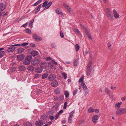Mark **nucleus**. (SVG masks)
Returning a JSON list of instances; mask_svg holds the SVG:
<instances>
[{
	"label": "nucleus",
	"instance_id": "a18cd8bd",
	"mask_svg": "<svg viewBox=\"0 0 126 126\" xmlns=\"http://www.w3.org/2000/svg\"><path fill=\"white\" fill-rule=\"evenodd\" d=\"M51 47L54 48H56V45L54 43L52 44L51 45Z\"/></svg>",
	"mask_w": 126,
	"mask_h": 126
},
{
	"label": "nucleus",
	"instance_id": "c756f323",
	"mask_svg": "<svg viewBox=\"0 0 126 126\" xmlns=\"http://www.w3.org/2000/svg\"><path fill=\"white\" fill-rule=\"evenodd\" d=\"M74 113V111H72V112L70 113L69 115V117L72 118L73 116V115Z\"/></svg>",
	"mask_w": 126,
	"mask_h": 126
},
{
	"label": "nucleus",
	"instance_id": "dca6fc26",
	"mask_svg": "<svg viewBox=\"0 0 126 126\" xmlns=\"http://www.w3.org/2000/svg\"><path fill=\"white\" fill-rule=\"evenodd\" d=\"M34 67L32 65L29 66L27 68L28 70L30 71H32L34 70Z\"/></svg>",
	"mask_w": 126,
	"mask_h": 126
},
{
	"label": "nucleus",
	"instance_id": "3c124183",
	"mask_svg": "<svg viewBox=\"0 0 126 126\" xmlns=\"http://www.w3.org/2000/svg\"><path fill=\"white\" fill-rule=\"evenodd\" d=\"M111 46V44L110 43H108V48L110 50L111 49V47H110Z\"/></svg>",
	"mask_w": 126,
	"mask_h": 126
},
{
	"label": "nucleus",
	"instance_id": "423d86ee",
	"mask_svg": "<svg viewBox=\"0 0 126 126\" xmlns=\"http://www.w3.org/2000/svg\"><path fill=\"white\" fill-rule=\"evenodd\" d=\"M81 85L83 89L84 90L86 94H88V88L85 84L84 82H83L81 83Z\"/></svg>",
	"mask_w": 126,
	"mask_h": 126
},
{
	"label": "nucleus",
	"instance_id": "680f3d73",
	"mask_svg": "<svg viewBox=\"0 0 126 126\" xmlns=\"http://www.w3.org/2000/svg\"><path fill=\"white\" fill-rule=\"evenodd\" d=\"M50 118L51 120H52L54 119V118L53 116H50Z\"/></svg>",
	"mask_w": 126,
	"mask_h": 126
},
{
	"label": "nucleus",
	"instance_id": "4d7b16f0",
	"mask_svg": "<svg viewBox=\"0 0 126 126\" xmlns=\"http://www.w3.org/2000/svg\"><path fill=\"white\" fill-rule=\"evenodd\" d=\"M64 97L63 96H61L60 97V99L61 101H63L64 100Z\"/></svg>",
	"mask_w": 126,
	"mask_h": 126
},
{
	"label": "nucleus",
	"instance_id": "bf43d9fd",
	"mask_svg": "<svg viewBox=\"0 0 126 126\" xmlns=\"http://www.w3.org/2000/svg\"><path fill=\"white\" fill-rule=\"evenodd\" d=\"M90 69H87L86 72L87 74H89L90 72Z\"/></svg>",
	"mask_w": 126,
	"mask_h": 126
},
{
	"label": "nucleus",
	"instance_id": "7ed1b4c3",
	"mask_svg": "<svg viewBox=\"0 0 126 126\" xmlns=\"http://www.w3.org/2000/svg\"><path fill=\"white\" fill-rule=\"evenodd\" d=\"M19 45L15 44L12 45L11 46L9 47L7 49V51L9 52H12L16 49L14 46H18Z\"/></svg>",
	"mask_w": 126,
	"mask_h": 126
},
{
	"label": "nucleus",
	"instance_id": "09e8293b",
	"mask_svg": "<svg viewBox=\"0 0 126 126\" xmlns=\"http://www.w3.org/2000/svg\"><path fill=\"white\" fill-rule=\"evenodd\" d=\"M67 104V103L66 102H65L64 103V106L63 107V108L64 109H65L66 108V106Z\"/></svg>",
	"mask_w": 126,
	"mask_h": 126
},
{
	"label": "nucleus",
	"instance_id": "e433bc0d",
	"mask_svg": "<svg viewBox=\"0 0 126 126\" xmlns=\"http://www.w3.org/2000/svg\"><path fill=\"white\" fill-rule=\"evenodd\" d=\"M47 1H45V2L43 3V5H42V7H45V6H47Z\"/></svg>",
	"mask_w": 126,
	"mask_h": 126
},
{
	"label": "nucleus",
	"instance_id": "37998d69",
	"mask_svg": "<svg viewBox=\"0 0 126 126\" xmlns=\"http://www.w3.org/2000/svg\"><path fill=\"white\" fill-rule=\"evenodd\" d=\"M106 12L107 15L110 13V10L108 8H107L106 9Z\"/></svg>",
	"mask_w": 126,
	"mask_h": 126
},
{
	"label": "nucleus",
	"instance_id": "603ef678",
	"mask_svg": "<svg viewBox=\"0 0 126 126\" xmlns=\"http://www.w3.org/2000/svg\"><path fill=\"white\" fill-rule=\"evenodd\" d=\"M60 36L62 38H63L64 37V35L63 33L61 31L60 32Z\"/></svg>",
	"mask_w": 126,
	"mask_h": 126
},
{
	"label": "nucleus",
	"instance_id": "864d4df0",
	"mask_svg": "<svg viewBox=\"0 0 126 126\" xmlns=\"http://www.w3.org/2000/svg\"><path fill=\"white\" fill-rule=\"evenodd\" d=\"M78 64V62L77 61V60H76L74 62V64L75 66H76L77 65V64Z\"/></svg>",
	"mask_w": 126,
	"mask_h": 126
},
{
	"label": "nucleus",
	"instance_id": "9b49d317",
	"mask_svg": "<svg viewBox=\"0 0 126 126\" xmlns=\"http://www.w3.org/2000/svg\"><path fill=\"white\" fill-rule=\"evenodd\" d=\"M116 113L117 115H121L123 114V108H121L117 110L116 111Z\"/></svg>",
	"mask_w": 126,
	"mask_h": 126
},
{
	"label": "nucleus",
	"instance_id": "4be33fe9",
	"mask_svg": "<svg viewBox=\"0 0 126 126\" xmlns=\"http://www.w3.org/2000/svg\"><path fill=\"white\" fill-rule=\"evenodd\" d=\"M24 126H32V124L30 122H26L24 123Z\"/></svg>",
	"mask_w": 126,
	"mask_h": 126
},
{
	"label": "nucleus",
	"instance_id": "79ce46f5",
	"mask_svg": "<svg viewBox=\"0 0 126 126\" xmlns=\"http://www.w3.org/2000/svg\"><path fill=\"white\" fill-rule=\"evenodd\" d=\"M72 118L69 117L68 118V122L69 123H71L72 121Z\"/></svg>",
	"mask_w": 126,
	"mask_h": 126
},
{
	"label": "nucleus",
	"instance_id": "1a4fd4ad",
	"mask_svg": "<svg viewBox=\"0 0 126 126\" xmlns=\"http://www.w3.org/2000/svg\"><path fill=\"white\" fill-rule=\"evenodd\" d=\"M113 16L115 18H117L119 17V15L118 14L115 10H113Z\"/></svg>",
	"mask_w": 126,
	"mask_h": 126
},
{
	"label": "nucleus",
	"instance_id": "39448f33",
	"mask_svg": "<svg viewBox=\"0 0 126 126\" xmlns=\"http://www.w3.org/2000/svg\"><path fill=\"white\" fill-rule=\"evenodd\" d=\"M40 60L36 58L34 59L32 61V64L34 65H36L40 62Z\"/></svg>",
	"mask_w": 126,
	"mask_h": 126
},
{
	"label": "nucleus",
	"instance_id": "bb28decb",
	"mask_svg": "<svg viewBox=\"0 0 126 126\" xmlns=\"http://www.w3.org/2000/svg\"><path fill=\"white\" fill-rule=\"evenodd\" d=\"M107 16L109 19L110 20L112 19L113 16L111 14V13L107 14Z\"/></svg>",
	"mask_w": 126,
	"mask_h": 126
},
{
	"label": "nucleus",
	"instance_id": "b1692460",
	"mask_svg": "<svg viewBox=\"0 0 126 126\" xmlns=\"http://www.w3.org/2000/svg\"><path fill=\"white\" fill-rule=\"evenodd\" d=\"M92 61H90L88 64L87 65L86 67V68L87 69H90V67L92 63Z\"/></svg>",
	"mask_w": 126,
	"mask_h": 126
},
{
	"label": "nucleus",
	"instance_id": "cd10ccee",
	"mask_svg": "<svg viewBox=\"0 0 126 126\" xmlns=\"http://www.w3.org/2000/svg\"><path fill=\"white\" fill-rule=\"evenodd\" d=\"M105 90L106 92L108 95L109 94L110 91L109 89L107 88H105Z\"/></svg>",
	"mask_w": 126,
	"mask_h": 126
},
{
	"label": "nucleus",
	"instance_id": "a19ab883",
	"mask_svg": "<svg viewBox=\"0 0 126 126\" xmlns=\"http://www.w3.org/2000/svg\"><path fill=\"white\" fill-rule=\"evenodd\" d=\"M78 91V89H76L73 92V95H74L76 94L77 93V92Z\"/></svg>",
	"mask_w": 126,
	"mask_h": 126
},
{
	"label": "nucleus",
	"instance_id": "aec40b11",
	"mask_svg": "<svg viewBox=\"0 0 126 126\" xmlns=\"http://www.w3.org/2000/svg\"><path fill=\"white\" fill-rule=\"evenodd\" d=\"M47 64L46 62H43L41 65L40 66L42 68H45L47 67Z\"/></svg>",
	"mask_w": 126,
	"mask_h": 126
},
{
	"label": "nucleus",
	"instance_id": "2f4dec72",
	"mask_svg": "<svg viewBox=\"0 0 126 126\" xmlns=\"http://www.w3.org/2000/svg\"><path fill=\"white\" fill-rule=\"evenodd\" d=\"M79 48V47L78 44H76L75 45V49L76 51H78Z\"/></svg>",
	"mask_w": 126,
	"mask_h": 126
},
{
	"label": "nucleus",
	"instance_id": "58836bf2",
	"mask_svg": "<svg viewBox=\"0 0 126 126\" xmlns=\"http://www.w3.org/2000/svg\"><path fill=\"white\" fill-rule=\"evenodd\" d=\"M41 4H40L39 5L38 7L37 8H36V10L38 11H39L41 7Z\"/></svg>",
	"mask_w": 126,
	"mask_h": 126
},
{
	"label": "nucleus",
	"instance_id": "4c0bfd02",
	"mask_svg": "<svg viewBox=\"0 0 126 126\" xmlns=\"http://www.w3.org/2000/svg\"><path fill=\"white\" fill-rule=\"evenodd\" d=\"M33 21L34 20L32 19L31 21L29 23V26L31 27H32V23H33Z\"/></svg>",
	"mask_w": 126,
	"mask_h": 126
},
{
	"label": "nucleus",
	"instance_id": "e2e57ef3",
	"mask_svg": "<svg viewBox=\"0 0 126 126\" xmlns=\"http://www.w3.org/2000/svg\"><path fill=\"white\" fill-rule=\"evenodd\" d=\"M39 75L38 74H36L34 76V77L36 78H37L39 77Z\"/></svg>",
	"mask_w": 126,
	"mask_h": 126
},
{
	"label": "nucleus",
	"instance_id": "5fc2aeb1",
	"mask_svg": "<svg viewBox=\"0 0 126 126\" xmlns=\"http://www.w3.org/2000/svg\"><path fill=\"white\" fill-rule=\"evenodd\" d=\"M94 112H95L96 113H98L99 111V110L98 109H94Z\"/></svg>",
	"mask_w": 126,
	"mask_h": 126
},
{
	"label": "nucleus",
	"instance_id": "052dcab7",
	"mask_svg": "<svg viewBox=\"0 0 126 126\" xmlns=\"http://www.w3.org/2000/svg\"><path fill=\"white\" fill-rule=\"evenodd\" d=\"M28 25V23H26L24 24H23L22 26L24 27H26Z\"/></svg>",
	"mask_w": 126,
	"mask_h": 126
},
{
	"label": "nucleus",
	"instance_id": "6e6d98bb",
	"mask_svg": "<svg viewBox=\"0 0 126 126\" xmlns=\"http://www.w3.org/2000/svg\"><path fill=\"white\" fill-rule=\"evenodd\" d=\"M30 46L32 47H35V44L32 43L30 44Z\"/></svg>",
	"mask_w": 126,
	"mask_h": 126
},
{
	"label": "nucleus",
	"instance_id": "9d476101",
	"mask_svg": "<svg viewBox=\"0 0 126 126\" xmlns=\"http://www.w3.org/2000/svg\"><path fill=\"white\" fill-rule=\"evenodd\" d=\"M58 82L56 80H54L52 81L51 83V86L53 87H56L58 85Z\"/></svg>",
	"mask_w": 126,
	"mask_h": 126
},
{
	"label": "nucleus",
	"instance_id": "f8f14e48",
	"mask_svg": "<svg viewBox=\"0 0 126 126\" xmlns=\"http://www.w3.org/2000/svg\"><path fill=\"white\" fill-rule=\"evenodd\" d=\"M98 118V117L97 115H95L92 118L93 122L94 123H96L97 121Z\"/></svg>",
	"mask_w": 126,
	"mask_h": 126
},
{
	"label": "nucleus",
	"instance_id": "de8ad7c7",
	"mask_svg": "<svg viewBox=\"0 0 126 126\" xmlns=\"http://www.w3.org/2000/svg\"><path fill=\"white\" fill-rule=\"evenodd\" d=\"M123 110V114L126 113V108H122Z\"/></svg>",
	"mask_w": 126,
	"mask_h": 126
},
{
	"label": "nucleus",
	"instance_id": "f3484780",
	"mask_svg": "<svg viewBox=\"0 0 126 126\" xmlns=\"http://www.w3.org/2000/svg\"><path fill=\"white\" fill-rule=\"evenodd\" d=\"M24 58V57L23 55H20L17 56V59L21 61L23 60Z\"/></svg>",
	"mask_w": 126,
	"mask_h": 126
},
{
	"label": "nucleus",
	"instance_id": "f257e3e1",
	"mask_svg": "<svg viewBox=\"0 0 126 126\" xmlns=\"http://www.w3.org/2000/svg\"><path fill=\"white\" fill-rule=\"evenodd\" d=\"M57 64V63L54 61L53 60H51L49 62L48 64V65L52 69H55L56 68L55 65Z\"/></svg>",
	"mask_w": 126,
	"mask_h": 126
},
{
	"label": "nucleus",
	"instance_id": "69168bd1",
	"mask_svg": "<svg viewBox=\"0 0 126 126\" xmlns=\"http://www.w3.org/2000/svg\"><path fill=\"white\" fill-rule=\"evenodd\" d=\"M121 100L122 101H124L126 100V98L125 97H123L122 98Z\"/></svg>",
	"mask_w": 126,
	"mask_h": 126
},
{
	"label": "nucleus",
	"instance_id": "8fccbe9b",
	"mask_svg": "<svg viewBox=\"0 0 126 126\" xmlns=\"http://www.w3.org/2000/svg\"><path fill=\"white\" fill-rule=\"evenodd\" d=\"M55 12L56 13L58 14H59L61 12L59 10V9H56V10H55Z\"/></svg>",
	"mask_w": 126,
	"mask_h": 126
},
{
	"label": "nucleus",
	"instance_id": "c03bdc74",
	"mask_svg": "<svg viewBox=\"0 0 126 126\" xmlns=\"http://www.w3.org/2000/svg\"><path fill=\"white\" fill-rule=\"evenodd\" d=\"M86 34L87 36L89 39H91V36L88 32H86Z\"/></svg>",
	"mask_w": 126,
	"mask_h": 126
},
{
	"label": "nucleus",
	"instance_id": "0e129e2a",
	"mask_svg": "<svg viewBox=\"0 0 126 126\" xmlns=\"http://www.w3.org/2000/svg\"><path fill=\"white\" fill-rule=\"evenodd\" d=\"M63 111L62 110H60L59 112L58 113V115H59L60 114H61L63 113Z\"/></svg>",
	"mask_w": 126,
	"mask_h": 126
},
{
	"label": "nucleus",
	"instance_id": "c85d7f7f",
	"mask_svg": "<svg viewBox=\"0 0 126 126\" xmlns=\"http://www.w3.org/2000/svg\"><path fill=\"white\" fill-rule=\"evenodd\" d=\"M4 54L5 52L4 51H1L0 52V58L4 56Z\"/></svg>",
	"mask_w": 126,
	"mask_h": 126
},
{
	"label": "nucleus",
	"instance_id": "49530a36",
	"mask_svg": "<svg viewBox=\"0 0 126 126\" xmlns=\"http://www.w3.org/2000/svg\"><path fill=\"white\" fill-rule=\"evenodd\" d=\"M52 4V2L51 1H50L48 3V8L50 7Z\"/></svg>",
	"mask_w": 126,
	"mask_h": 126
},
{
	"label": "nucleus",
	"instance_id": "6ab92c4d",
	"mask_svg": "<svg viewBox=\"0 0 126 126\" xmlns=\"http://www.w3.org/2000/svg\"><path fill=\"white\" fill-rule=\"evenodd\" d=\"M17 53H20L24 51V50L23 48H20L16 50Z\"/></svg>",
	"mask_w": 126,
	"mask_h": 126
},
{
	"label": "nucleus",
	"instance_id": "ea45409f",
	"mask_svg": "<svg viewBox=\"0 0 126 126\" xmlns=\"http://www.w3.org/2000/svg\"><path fill=\"white\" fill-rule=\"evenodd\" d=\"M47 77V74H45L43 75L42 76V78L43 79H45Z\"/></svg>",
	"mask_w": 126,
	"mask_h": 126
},
{
	"label": "nucleus",
	"instance_id": "774afa93",
	"mask_svg": "<svg viewBox=\"0 0 126 126\" xmlns=\"http://www.w3.org/2000/svg\"><path fill=\"white\" fill-rule=\"evenodd\" d=\"M81 27L83 28H84V29L86 31V29L85 27H84V26H83L82 25H81Z\"/></svg>",
	"mask_w": 126,
	"mask_h": 126
},
{
	"label": "nucleus",
	"instance_id": "13d9d810",
	"mask_svg": "<svg viewBox=\"0 0 126 126\" xmlns=\"http://www.w3.org/2000/svg\"><path fill=\"white\" fill-rule=\"evenodd\" d=\"M108 95H109L110 98H113L114 97L113 95L112 94H109Z\"/></svg>",
	"mask_w": 126,
	"mask_h": 126
},
{
	"label": "nucleus",
	"instance_id": "a211bd4d",
	"mask_svg": "<svg viewBox=\"0 0 126 126\" xmlns=\"http://www.w3.org/2000/svg\"><path fill=\"white\" fill-rule=\"evenodd\" d=\"M43 124V122L40 120L37 121L36 123V125L37 126H41Z\"/></svg>",
	"mask_w": 126,
	"mask_h": 126
},
{
	"label": "nucleus",
	"instance_id": "2eb2a0df",
	"mask_svg": "<svg viewBox=\"0 0 126 126\" xmlns=\"http://www.w3.org/2000/svg\"><path fill=\"white\" fill-rule=\"evenodd\" d=\"M5 7V4L3 3L0 4V11H2L4 10Z\"/></svg>",
	"mask_w": 126,
	"mask_h": 126
},
{
	"label": "nucleus",
	"instance_id": "72a5a7b5",
	"mask_svg": "<svg viewBox=\"0 0 126 126\" xmlns=\"http://www.w3.org/2000/svg\"><path fill=\"white\" fill-rule=\"evenodd\" d=\"M83 79L84 77H81L80 78L79 80V82H81V83L83 82H84V81L83 80Z\"/></svg>",
	"mask_w": 126,
	"mask_h": 126
},
{
	"label": "nucleus",
	"instance_id": "7c9ffc66",
	"mask_svg": "<svg viewBox=\"0 0 126 126\" xmlns=\"http://www.w3.org/2000/svg\"><path fill=\"white\" fill-rule=\"evenodd\" d=\"M64 94L66 98H67L68 97L69 95V93L67 91H65Z\"/></svg>",
	"mask_w": 126,
	"mask_h": 126
},
{
	"label": "nucleus",
	"instance_id": "f704fd0d",
	"mask_svg": "<svg viewBox=\"0 0 126 126\" xmlns=\"http://www.w3.org/2000/svg\"><path fill=\"white\" fill-rule=\"evenodd\" d=\"M62 75L63 76V77L65 79L67 77V75L64 72L62 73Z\"/></svg>",
	"mask_w": 126,
	"mask_h": 126
},
{
	"label": "nucleus",
	"instance_id": "5701e85b",
	"mask_svg": "<svg viewBox=\"0 0 126 126\" xmlns=\"http://www.w3.org/2000/svg\"><path fill=\"white\" fill-rule=\"evenodd\" d=\"M38 53V51H33L32 52L31 54L33 56H35L37 55Z\"/></svg>",
	"mask_w": 126,
	"mask_h": 126
},
{
	"label": "nucleus",
	"instance_id": "f03ea898",
	"mask_svg": "<svg viewBox=\"0 0 126 126\" xmlns=\"http://www.w3.org/2000/svg\"><path fill=\"white\" fill-rule=\"evenodd\" d=\"M32 56L30 55L27 56L24 61L23 63L25 65L29 64L31 63V60L32 59Z\"/></svg>",
	"mask_w": 126,
	"mask_h": 126
},
{
	"label": "nucleus",
	"instance_id": "20e7f679",
	"mask_svg": "<svg viewBox=\"0 0 126 126\" xmlns=\"http://www.w3.org/2000/svg\"><path fill=\"white\" fill-rule=\"evenodd\" d=\"M33 38L36 41H39L42 40V38L36 34H33Z\"/></svg>",
	"mask_w": 126,
	"mask_h": 126
},
{
	"label": "nucleus",
	"instance_id": "6e6552de",
	"mask_svg": "<svg viewBox=\"0 0 126 126\" xmlns=\"http://www.w3.org/2000/svg\"><path fill=\"white\" fill-rule=\"evenodd\" d=\"M48 78L49 80L52 81L55 79L56 78V76L54 74H51L49 75Z\"/></svg>",
	"mask_w": 126,
	"mask_h": 126
},
{
	"label": "nucleus",
	"instance_id": "4468645a",
	"mask_svg": "<svg viewBox=\"0 0 126 126\" xmlns=\"http://www.w3.org/2000/svg\"><path fill=\"white\" fill-rule=\"evenodd\" d=\"M18 68V70L21 71H24L26 69L25 66L23 65L19 66Z\"/></svg>",
	"mask_w": 126,
	"mask_h": 126
},
{
	"label": "nucleus",
	"instance_id": "412c9836",
	"mask_svg": "<svg viewBox=\"0 0 126 126\" xmlns=\"http://www.w3.org/2000/svg\"><path fill=\"white\" fill-rule=\"evenodd\" d=\"M36 72L38 73L41 72L42 71V70L40 68L37 67L35 69Z\"/></svg>",
	"mask_w": 126,
	"mask_h": 126
},
{
	"label": "nucleus",
	"instance_id": "ddd939ff",
	"mask_svg": "<svg viewBox=\"0 0 126 126\" xmlns=\"http://www.w3.org/2000/svg\"><path fill=\"white\" fill-rule=\"evenodd\" d=\"M122 102H121L117 103L115 105V108L116 109H118L120 108V106L122 104Z\"/></svg>",
	"mask_w": 126,
	"mask_h": 126
},
{
	"label": "nucleus",
	"instance_id": "393cba45",
	"mask_svg": "<svg viewBox=\"0 0 126 126\" xmlns=\"http://www.w3.org/2000/svg\"><path fill=\"white\" fill-rule=\"evenodd\" d=\"M88 112L89 113H91L94 112V109L92 108H90L88 110Z\"/></svg>",
	"mask_w": 126,
	"mask_h": 126
},
{
	"label": "nucleus",
	"instance_id": "473e14b6",
	"mask_svg": "<svg viewBox=\"0 0 126 126\" xmlns=\"http://www.w3.org/2000/svg\"><path fill=\"white\" fill-rule=\"evenodd\" d=\"M25 31L26 33L29 34H30L31 32V31L28 28L27 29L25 30Z\"/></svg>",
	"mask_w": 126,
	"mask_h": 126
},
{
	"label": "nucleus",
	"instance_id": "0eeeda50",
	"mask_svg": "<svg viewBox=\"0 0 126 126\" xmlns=\"http://www.w3.org/2000/svg\"><path fill=\"white\" fill-rule=\"evenodd\" d=\"M63 5L65 8L68 10V12L70 13L72 12V10L71 8L68 5L65 3L63 4Z\"/></svg>",
	"mask_w": 126,
	"mask_h": 126
},
{
	"label": "nucleus",
	"instance_id": "c9c22d12",
	"mask_svg": "<svg viewBox=\"0 0 126 126\" xmlns=\"http://www.w3.org/2000/svg\"><path fill=\"white\" fill-rule=\"evenodd\" d=\"M29 43H25L23 44H17V45H19L18 46H25L26 45H27Z\"/></svg>",
	"mask_w": 126,
	"mask_h": 126
},
{
	"label": "nucleus",
	"instance_id": "338daca9",
	"mask_svg": "<svg viewBox=\"0 0 126 126\" xmlns=\"http://www.w3.org/2000/svg\"><path fill=\"white\" fill-rule=\"evenodd\" d=\"M39 3L38 1L36 2V3H35L34 4V5L35 6H36L38 5Z\"/></svg>",
	"mask_w": 126,
	"mask_h": 126
},
{
	"label": "nucleus",
	"instance_id": "a878e982",
	"mask_svg": "<svg viewBox=\"0 0 126 126\" xmlns=\"http://www.w3.org/2000/svg\"><path fill=\"white\" fill-rule=\"evenodd\" d=\"M73 30L74 32L76 33H77L79 34H80V32L79 31L77 28H74L73 29Z\"/></svg>",
	"mask_w": 126,
	"mask_h": 126
}]
</instances>
